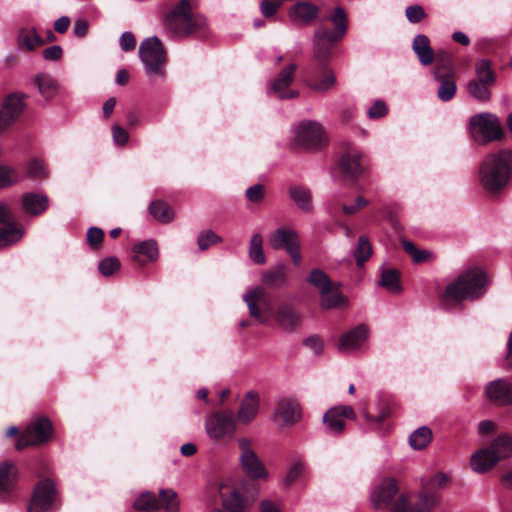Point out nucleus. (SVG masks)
<instances>
[{
	"label": "nucleus",
	"instance_id": "nucleus-1",
	"mask_svg": "<svg viewBox=\"0 0 512 512\" xmlns=\"http://www.w3.org/2000/svg\"><path fill=\"white\" fill-rule=\"evenodd\" d=\"M242 300L247 306L251 318L259 324H268L273 319L276 325L285 332H294L301 325L302 315L292 304L282 303L275 310L271 298L262 286L247 289Z\"/></svg>",
	"mask_w": 512,
	"mask_h": 512
},
{
	"label": "nucleus",
	"instance_id": "nucleus-2",
	"mask_svg": "<svg viewBox=\"0 0 512 512\" xmlns=\"http://www.w3.org/2000/svg\"><path fill=\"white\" fill-rule=\"evenodd\" d=\"M512 174V152L503 149L488 154L479 166V182L489 192H498L504 189L510 181Z\"/></svg>",
	"mask_w": 512,
	"mask_h": 512
},
{
	"label": "nucleus",
	"instance_id": "nucleus-3",
	"mask_svg": "<svg viewBox=\"0 0 512 512\" xmlns=\"http://www.w3.org/2000/svg\"><path fill=\"white\" fill-rule=\"evenodd\" d=\"M488 284V278L484 271L478 268L469 269L447 285L443 298L446 302L476 300L484 295Z\"/></svg>",
	"mask_w": 512,
	"mask_h": 512
},
{
	"label": "nucleus",
	"instance_id": "nucleus-4",
	"mask_svg": "<svg viewBox=\"0 0 512 512\" xmlns=\"http://www.w3.org/2000/svg\"><path fill=\"white\" fill-rule=\"evenodd\" d=\"M196 0H181L165 17L167 28L176 35H188L205 25L196 12Z\"/></svg>",
	"mask_w": 512,
	"mask_h": 512
},
{
	"label": "nucleus",
	"instance_id": "nucleus-5",
	"mask_svg": "<svg viewBox=\"0 0 512 512\" xmlns=\"http://www.w3.org/2000/svg\"><path fill=\"white\" fill-rule=\"evenodd\" d=\"M138 53L149 79L165 78L166 53L161 41L156 36L143 40L139 46Z\"/></svg>",
	"mask_w": 512,
	"mask_h": 512
},
{
	"label": "nucleus",
	"instance_id": "nucleus-6",
	"mask_svg": "<svg viewBox=\"0 0 512 512\" xmlns=\"http://www.w3.org/2000/svg\"><path fill=\"white\" fill-rule=\"evenodd\" d=\"M307 282L318 290L322 308L333 309L347 304V298L339 292V284L332 282L324 271L313 269L307 277Z\"/></svg>",
	"mask_w": 512,
	"mask_h": 512
},
{
	"label": "nucleus",
	"instance_id": "nucleus-7",
	"mask_svg": "<svg viewBox=\"0 0 512 512\" xmlns=\"http://www.w3.org/2000/svg\"><path fill=\"white\" fill-rule=\"evenodd\" d=\"M470 132L479 144H486L502 138L503 131L496 115L483 112L470 118Z\"/></svg>",
	"mask_w": 512,
	"mask_h": 512
},
{
	"label": "nucleus",
	"instance_id": "nucleus-8",
	"mask_svg": "<svg viewBox=\"0 0 512 512\" xmlns=\"http://www.w3.org/2000/svg\"><path fill=\"white\" fill-rule=\"evenodd\" d=\"M236 427V420L228 411L211 413L205 420V432L214 442L230 441L235 435Z\"/></svg>",
	"mask_w": 512,
	"mask_h": 512
},
{
	"label": "nucleus",
	"instance_id": "nucleus-9",
	"mask_svg": "<svg viewBox=\"0 0 512 512\" xmlns=\"http://www.w3.org/2000/svg\"><path fill=\"white\" fill-rule=\"evenodd\" d=\"M302 406L294 396H280L276 399L272 421L280 428L292 427L302 419Z\"/></svg>",
	"mask_w": 512,
	"mask_h": 512
},
{
	"label": "nucleus",
	"instance_id": "nucleus-10",
	"mask_svg": "<svg viewBox=\"0 0 512 512\" xmlns=\"http://www.w3.org/2000/svg\"><path fill=\"white\" fill-rule=\"evenodd\" d=\"M53 435L52 423L47 418H39L28 425L16 441V449L39 445L49 441Z\"/></svg>",
	"mask_w": 512,
	"mask_h": 512
},
{
	"label": "nucleus",
	"instance_id": "nucleus-11",
	"mask_svg": "<svg viewBox=\"0 0 512 512\" xmlns=\"http://www.w3.org/2000/svg\"><path fill=\"white\" fill-rule=\"evenodd\" d=\"M295 142L306 149H317L325 141V132L320 123L305 120L300 122L294 130Z\"/></svg>",
	"mask_w": 512,
	"mask_h": 512
},
{
	"label": "nucleus",
	"instance_id": "nucleus-12",
	"mask_svg": "<svg viewBox=\"0 0 512 512\" xmlns=\"http://www.w3.org/2000/svg\"><path fill=\"white\" fill-rule=\"evenodd\" d=\"M57 492L50 479L40 481L34 489L27 512H51L56 508Z\"/></svg>",
	"mask_w": 512,
	"mask_h": 512
},
{
	"label": "nucleus",
	"instance_id": "nucleus-13",
	"mask_svg": "<svg viewBox=\"0 0 512 512\" xmlns=\"http://www.w3.org/2000/svg\"><path fill=\"white\" fill-rule=\"evenodd\" d=\"M355 419V412L351 406L339 405L331 407L323 415L325 431L331 435H339L345 430L346 420Z\"/></svg>",
	"mask_w": 512,
	"mask_h": 512
},
{
	"label": "nucleus",
	"instance_id": "nucleus-14",
	"mask_svg": "<svg viewBox=\"0 0 512 512\" xmlns=\"http://www.w3.org/2000/svg\"><path fill=\"white\" fill-rule=\"evenodd\" d=\"M339 166L343 174L357 178L367 170L368 159L360 149L350 146L342 153Z\"/></svg>",
	"mask_w": 512,
	"mask_h": 512
},
{
	"label": "nucleus",
	"instance_id": "nucleus-15",
	"mask_svg": "<svg viewBox=\"0 0 512 512\" xmlns=\"http://www.w3.org/2000/svg\"><path fill=\"white\" fill-rule=\"evenodd\" d=\"M241 449V464L245 473L253 479H266L267 471L254 451L250 449V441L241 438L238 441Z\"/></svg>",
	"mask_w": 512,
	"mask_h": 512
},
{
	"label": "nucleus",
	"instance_id": "nucleus-16",
	"mask_svg": "<svg viewBox=\"0 0 512 512\" xmlns=\"http://www.w3.org/2000/svg\"><path fill=\"white\" fill-rule=\"evenodd\" d=\"M306 83L310 89L318 93H327L337 86L333 70L324 66V64L319 65L316 69L307 71Z\"/></svg>",
	"mask_w": 512,
	"mask_h": 512
},
{
	"label": "nucleus",
	"instance_id": "nucleus-17",
	"mask_svg": "<svg viewBox=\"0 0 512 512\" xmlns=\"http://www.w3.org/2000/svg\"><path fill=\"white\" fill-rule=\"evenodd\" d=\"M24 94L9 95L0 110V133L10 127L21 115L25 108Z\"/></svg>",
	"mask_w": 512,
	"mask_h": 512
},
{
	"label": "nucleus",
	"instance_id": "nucleus-18",
	"mask_svg": "<svg viewBox=\"0 0 512 512\" xmlns=\"http://www.w3.org/2000/svg\"><path fill=\"white\" fill-rule=\"evenodd\" d=\"M339 40H332L329 30L320 26L313 35V60L318 65H323L332 55V47Z\"/></svg>",
	"mask_w": 512,
	"mask_h": 512
},
{
	"label": "nucleus",
	"instance_id": "nucleus-19",
	"mask_svg": "<svg viewBox=\"0 0 512 512\" xmlns=\"http://www.w3.org/2000/svg\"><path fill=\"white\" fill-rule=\"evenodd\" d=\"M398 492V486L393 478L383 479L371 492L370 498L376 509H386Z\"/></svg>",
	"mask_w": 512,
	"mask_h": 512
},
{
	"label": "nucleus",
	"instance_id": "nucleus-20",
	"mask_svg": "<svg viewBox=\"0 0 512 512\" xmlns=\"http://www.w3.org/2000/svg\"><path fill=\"white\" fill-rule=\"evenodd\" d=\"M296 65L290 64L282 69L271 84V92L280 99H290L298 96L296 90H288L295 78Z\"/></svg>",
	"mask_w": 512,
	"mask_h": 512
},
{
	"label": "nucleus",
	"instance_id": "nucleus-21",
	"mask_svg": "<svg viewBox=\"0 0 512 512\" xmlns=\"http://www.w3.org/2000/svg\"><path fill=\"white\" fill-rule=\"evenodd\" d=\"M369 337V328L365 324H359L344 333L338 341L337 347L341 352L358 350Z\"/></svg>",
	"mask_w": 512,
	"mask_h": 512
},
{
	"label": "nucleus",
	"instance_id": "nucleus-22",
	"mask_svg": "<svg viewBox=\"0 0 512 512\" xmlns=\"http://www.w3.org/2000/svg\"><path fill=\"white\" fill-rule=\"evenodd\" d=\"M488 399L498 406L512 405V383L505 379H496L486 385Z\"/></svg>",
	"mask_w": 512,
	"mask_h": 512
},
{
	"label": "nucleus",
	"instance_id": "nucleus-23",
	"mask_svg": "<svg viewBox=\"0 0 512 512\" xmlns=\"http://www.w3.org/2000/svg\"><path fill=\"white\" fill-rule=\"evenodd\" d=\"M318 14L319 8L310 2H298L288 11L290 20L301 26L312 23L318 17Z\"/></svg>",
	"mask_w": 512,
	"mask_h": 512
},
{
	"label": "nucleus",
	"instance_id": "nucleus-24",
	"mask_svg": "<svg viewBox=\"0 0 512 512\" xmlns=\"http://www.w3.org/2000/svg\"><path fill=\"white\" fill-rule=\"evenodd\" d=\"M259 406V395L254 391L247 392L237 411V420L242 424H249L256 418Z\"/></svg>",
	"mask_w": 512,
	"mask_h": 512
},
{
	"label": "nucleus",
	"instance_id": "nucleus-25",
	"mask_svg": "<svg viewBox=\"0 0 512 512\" xmlns=\"http://www.w3.org/2000/svg\"><path fill=\"white\" fill-rule=\"evenodd\" d=\"M221 504L225 512H244L245 503L240 492L226 484L219 489Z\"/></svg>",
	"mask_w": 512,
	"mask_h": 512
},
{
	"label": "nucleus",
	"instance_id": "nucleus-26",
	"mask_svg": "<svg viewBox=\"0 0 512 512\" xmlns=\"http://www.w3.org/2000/svg\"><path fill=\"white\" fill-rule=\"evenodd\" d=\"M268 243L273 249L285 248L287 251L299 243L298 234L292 228L280 227L269 235Z\"/></svg>",
	"mask_w": 512,
	"mask_h": 512
},
{
	"label": "nucleus",
	"instance_id": "nucleus-27",
	"mask_svg": "<svg viewBox=\"0 0 512 512\" xmlns=\"http://www.w3.org/2000/svg\"><path fill=\"white\" fill-rule=\"evenodd\" d=\"M324 21H330L334 30H329L332 40H341L348 30V18L343 8L336 7L332 13L323 18Z\"/></svg>",
	"mask_w": 512,
	"mask_h": 512
},
{
	"label": "nucleus",
	"instance_id": "nucleus-28",
	"mask_svg": "<svg viewBox=\"0 0 512 512\" xmlns=\"http://www.w3.org/2000/svg\"><path fill=\"white\" fill-rule=\"evenodd\" d=\"M499 460L490 447L483 448L475 452L471 457V467L473 471L485 473L493 468Z\"/></svg>",
	"mask_w": 512,
	"mask_h": 512
},
{
	"label": "nucleus",
	"instance_id": "nucleus-29",
	"mask_svg": "<svg viewBox=\"0 0 512 512\" xmlns=\"http://www.w3.org/2000/svg\"><path fill=\"white\" fill-rule=\"evenodd\" d=\"M412 49L422 65L428 66L434 61L435 54L426 35H417L412 42Z\"/></svg>",
	"mask_w": 512,
	"mask_h": 512
},
{
	"label": "nucleus",
	"instance_id": "nucleus-30",
	"mask_svg": "<svg viewBox=\"0 0 512 512\" xmlns=\"http://www.w3.org/2000/svg\"><path fill=\"white\" fill-rule=\"evenodd\" d=\"M17 44L19 48H24L28 51H33L37 47L42 46L44 44V40L38 34L35 28L22 27L18 31Z\"/></svg>",
	"mask_w": 512,
	"mask_h": 512
},
{
	"label": "nucleus",
	"instance_id": "nucleus-31",
	"mask_svg": "<svg viewBox=\"0 0 512 512\" xmlns=\"http://www.w3.org/2000/svg\"><path fill=\"white\" fill-rule=\"evenodd\" d=\"M17 472L15 467L8 462L0 464V495H8L15 489Z\"/></svg>",
	"mask_w": 512,
	"mask_h": 512
},
{
	"label": "nucleus",
	"instance_id": "nucleus-32",
	"mask_svg": "<svg viewBox=\"0 0 512 512\" xmlns=\"http://www.w3.org/2000/svg\"><path fill=\"white\" fill-rule=\"evenodd\" d=\"M24 209L31 215H39L48 207V198L44 194L26 193L22 197Z\"/></svg>",
	"mask_w": 512,
	"mask_h": 512
},
{
	"label": "nucleus",
	"instance_id": "nucleus-33",
	"mask_svg": "<svg viewBox=\"0 0 512 512\" xmlns=\"http://www.w3.org/2000/svg\"><path fill=\"white\" fill-rule=\"evenodd\" d=\"M38 92L46 100L52 99L58 91V83L53 76L46 73L37 74L34 77Z\"/></svg>",
	"mask_w": 512,
	"mask_h": 512
},
{
	"label": "nucleus",
	"instance_id": "nucleus-34",
	"mask_svg": "<svg viewBox=\"0 0 512 512\" xmlns=\"http://www.w3.org/2000/svg\"><path fill=\"white\" fill-rule=\"evenodd\" d=\"M288 194L299 209L304 212H310L312 210V196L308 188L303 186H292L289 188Z\"/></svg>",
	"mask_w": 512,
	"mask_h": 512
},
{
	"label": "nucleus",
	"instance_id": "nucleus-35",
	"mask_svg": "<svg viewBox=\"0 0 512 512\" xmlns=\"http://www.w3.org/2000/svg\"><path fill=\"white\" fill-rule=\"evenodd\" d=\"M499 461L512 456V436L501 434L489 446Z\"/></svg>",
	"mask_w": 512,
	"mask_h": 512
},
{
	"label": "nucleus",
	"instance_id": "nucleus-36",
	"mask_svg": "<svg viewBox=\"0 0 512 512\" xmlns=\"http://www.w3.org/2000/svg\"><path fill=\"white\" fill-rule=\"evenodd\" d=\"M287 280L286 268L283 264L262 273L261 281L268 287L276 288L284 285Z\"/></svg>",
	"mask_w": 512,
	"mask_h": 512
},
{
	"label": "nucleus",
	"instance_id": "nucleus-37",
	"mask_svg": "<svg viewBox=\"0 0 512 512\" xmlns=\"http://www.w3.org/2000/svg\"><path fill=\"white\" fill-rule=\"evenodd\" d=\"M440 501V496L435 491L423 486V491L419 495V501L413 505L415 512H430Z\"/></svg>",
	"mask_w": 512,
	"mask_h": 512
},
{
	"label": "nucleus",
	"instance_id": "nucleus-38",
	"mask_svg": "<svg viewBox=\"0 0 512 512\" xmlns=\"http://www.w3.org/2000/svg\"><path fill=\"white\" fill-rule=\"evenodd\" d=\"M151 215L159 222L168 223L174 218L172 207L164 201H153L149 205Z\"/></svg>",
	"mask_w": 512,
	"mask_h": 512
},
{
	"label": "nucleus",
	"instance_id": "nucleus-39",
	"mask_svg": "<svg viewBox=\"0 0 512 512\" xmlns=\"http://www.w3.org/2000/svg\"><path fill=\"white\" fill-rule=\"evenodd\" d=\"M432 441V431L427 426L416 429L409 436V444L415 450L426 448Z\"/></svg>",
	"mask_w": 512,
	"mask_h": 512
},
{
	"label": "nucleus",
	"instance_id": "nucleus-40",
	"mask_svg": "<svg viewBox=\"0 0 512 512\" xmlns=\"http://www.w3.org/2000/svg\"><path fill=\"white\" fill-rule=\"evenodd\" d=\"M159 505L165 512H179L180 502L177 493L173 489H161L159 491Z\"/></svg>",
	"mask_w": 512,
	"mask_h": 512
},
{
	"label": "nucleus",
	"instance_id": "nucleus-41",
	"mask_svg": "<svg viewBox=\"0 0 512 512\" xmlns=\"http://www.w3.org/2000/svg\"><path fill=\"white\" fill-rule=\"evenodd\" d=\"M133 252L138 255L145 256L147 261L154 262L158 259L159 250L155 240L149 239L137 243L133 247Z\"/></svg>",
	"mask_w": 512,
	"mask_h": 512
},
{
	"label": "nucleus",
	"instance_id": "nucleus-42",
	"mask_svg": "<svg viewBox=\"0 0 512 512\" xmlns=\"http://www.w3.org/2000/svg\"><path fill=\"white\" fill-rule=\"evenodd\" d=\"M133 508L138 511H153L160 509L159 500L156 495L150 491L141 493L135 502Z\"/></svg>",
	"mask_w": 512,
	"mask_h": 512
},
{
	"label": "nucleus",
	"instance_id": "nucleus-43",
	"mask_svg": "<svg viewBox=\"0 0 512 512\" xmlns=\"http://www.w3.org/2000/svg\"><path fill=\"white\" fill-rule=\"evenodd\" d=\"M23 237V230L15 224L0 228V248L12 245Z\"/></svg>",
	"mask_w": 512,
	"mask_h": 512
},
{
	"label": "nucleus",
	"instance_id": "nucleus-44",
	"mask_svg": "<svg viewBox=\"0 0 512 512\" xmlns=\"http://www.w3.org/2000/svg\"><path fill=\"white\" fill-rule=\"evenodd\" d=\"M434 78L437 81H440V86L437 93L438 98L443 102L451 100L454 97L457 89L455 82L448 78H442L438 71L434 72Z\"/></svg>",
	"mask_w": 512,
	"mask_h": 512
},
{
	"label": "nucleus",
	"instance_id": "nucleus-45",
	"mask_svg": "<svg viewBox=\"0 0 512 512\" xmlns=\"http://www.w3.org/2000/svg\"><path fill=\"white\" fill-rule=\"evenodd\" d=\"M492 84H486L477 80H471L467 84V91L471 97L480 102H488L491 97L489 86Z\"/></svg>",
	"mask_w": 512,
	"mask_h": 512
},
{
	"label": "nucleus",
	"instance_id": "nucleus-46",
	"mask_svg": "<svg viewBox=\"0 0 512 512\" xmlns=\"http://www.w3.org/2000/svg\"><path fill=\"white\" fill-rule=\"evenodd\" d=\"M263 238L259 233H255L250 239L249 245V257L250 259L258 264L263 265L266 263V257L262 248Z\"/></svg>",
	"mask_w": 512,
	"mask_h": 512
},
{
	"label": "nucleus",
	"instance_id": "nucleus-47",
	"mask_svg": "<svg viewBox=\"0 0 512 512\" xmlns=\"http://www.w3.org/2000/svg\"><path fill=\"white\" fill-rule=\"evenodd\" d=\"M402 246L405 252L409 254L415 263L428 262L433 258L431 251L426 249H419L410 241H402Z\"/></svg>",
	"mask_w": 512,
	"mask_h": 512
},
{
	"label": "nucleus",
	"instance_id": "nucleus-48",
	"mask_svg": "<svg viewBox=\"0 0 512 512\" xmlns=\"http://www.w3.org/2000/svg\"><path fill=\"white\" fill-rule=\"evenodd\" d=\"M379 285L386 288L392 293H398L401 290L399 283V274L394 269H386L381 273V279Z\"/></svg>",
	"mask_w": 512,
	"mask_h": 512
},
{
	"label": "nucleus",
	"instance_id": "nucleus-49",
	"mask_svg": "<svg viewBox=\"0 0 512 512\" xmlns=\"http://www.w3.org/2000/svg\"><path fill=\"white\" fill-rule=\"evenodd\" d=\"M372 255V246L367 236H360L357 247L354 250V257L357 265L362 266Z\"/></svg>",
	"mask_w": 512,
	"mask_h": 512
},
{
	"label": "nucleus",
	"instance_id": "nucleus-50",
	"mask_svg": "<svg viewBox=\"0 0 512 512\" xmlns=\"http://www.w3.org/2000/svg\"><path fill=\"white\" fill-rule=\"evenodd\" d=\"M475 72L477 76V81L486 83V84H494L495 83V74L491 69V64L488 60L481 59L476 62Z\"/></svg>",
	"mask_w": 512,
	"mask_h": 512
},
{
	"label": "nucleus",
	"instance_id": "nucleus-51",
	"mask_svg": "<svg viewBox=\"0 0 512 512\" xmlns=\"http://www.w3.org/2000/svg\"><path fill=\"white\" fill-rule=\"evenodd\" d=\"M19 173L11 166L0 165V189L16 184L19 181Z\"/></svg>",
	"mask_w": 512,
	"mask_h": 512
},
{
	"label": "nucleus",
	"instance_id": "nucleus-52",
	"mask_svg": "<svg viewBox=\"0 0 512 512\" xmlns=\"http://www.w3.org/2000/svg\"><path fill=\"white\" fill-rule=\"evenodd\" d=\"M306 470V463L302 460L292 462L288 468L284 482L286 485H292L302 477Z\"/></svg>",
	"mask_w": 512,
	"mask_h": 512
},
{
	"label": "nucleus",
	"instance_id": "nucleus-53",
	"mask_svg": "<svg viewBox=\"0 0 512 512\" xmlns=\"http://www.w3.org/2000/svg\"><path fill=\"white\" fill-rule=\"evenodd\" d=\"M218 242H221V238L211 230L201 232L197 239L199 249L202 251L208 249L211 245Z\"/></svg>",
	"mask_w": 512,
	"mask_h": 512
},
{
	"label": "nucleus",
	"instance_id": "nucleus-54",
	"mask_svg": "<svg viewBox=\"0 0 512 512\" xmlns=\"http://www.w3.org/2000/svg\"><path fill=\"white\" fill-rule=\"evenodd\" d=\"M120 268V262L115 257H108L99 263V271L104 276H111Z\"/></svg>",
	"mask_w": 512,
	"mask_h": 512
},
{
	"label": "nucleus",
	"instance_id": "nucleus-55",
	"mask_svg": "<svg viewBox=\"0 0 512 512\" xmlns=\"http://www.w3.org/2000/svg\"><path fill=\"white\" fill-rule=\"evenodd\" d=\"M27 173L34 178H42L47 175V170L41 160L33 159L27 165Z\"/></svg>",
	"mask_w": 512,
	"mask_h": 512
},
{
	"label": "nucleus",
	"instance_id": "nucleus-56",
	"mask_svg": "<svg viewBox=\"0 0 512 512\" xmlns=\"http://www.w3.org/2000/svg\"><path fill=\"white\" fill-rule=\"evenodd\" d=\"M448 483V477L444 473H437L434 475L429 481H427L423 486L427 489L435 491L436 489H442Z\"/></svg>",
	"mask_w": 512,
	"mask_h": 512
},
{
	"label": "nucleus",
	"instance_id": "nucleus-57",
	"mask_svg": "<svg viewBox=\"0 0 512 512\" xmlns=\"http://www.w3.org/2000/svg\"><path fill=\"white\" fill-rule=\"evenodd\" d=\"M112 139L115 145L124 146L129 140V133L126 129L118 126H112Z\"/></svg>",
	"mask_w": 512,
	"mask_h": 512
},
{
	"label": "nucleus",
	"instance_id": "nucleus-58",
	"mask_svg": "<svg viewBox=\"0 0 512 512\" xmlns=\"http://www.w3.org/2000/svg\"><path fill=\"white\" fill-rule=\"evenodd\" d=\"M388 112L387 105L382 100H377L374 104L368 109V116L371 119L384 117Z\"/></svg>",
	"mask_w": 512,
	"mask_h": 512
},
{
	"label": "nucleus",
	"instance_id": "nucleus-59",
	"mask_svg": "<svg viewBox=\"0 0 512 512\" xmlns=\"http://www.w3.org/2000/svg\"><path fill=\"white\" fill-rule=\"evenodd\" d=\"M406 17L412 23H417L425 17L424 9L419 5H412L406 8Z\"/></svg>",
	"mask_w": 512,
	"mask_h": 512
},
{
	"label": "nucleus",
	"instance_id": "nucleus-60",
	"mask_svg": "<svg viewBox=\"0 0 512 512\" xmlns=\"http://www.w3.org/2000/svg\"><path fill=\"white\" fill-rule=\"evenodd\" d=\"M304 345L314 354L319 355L323 351V342L317 335H311L304 340Z\"/></svg>",
	"mask_w": 512,
	"mask_h": 512
},
{
	"label": "nucleus",
	"instance_id": "nucleus-61",
	"mask_svg": "<svg viewBox=\"0 0 512 512\" xmlns=\"http://www.w3.org/2000/svg\"><path fill=\"white\" fill-rule=\"evenodd\" d=\"M391 512H415L413 504L410 503L408 497L401 495L392 507Z\"/></svg>",
	"mask_w": 512,
	"mask_h": 512
},
{
	"label": "nucleus",
	"instance_id": "nucleus-62",
	"mask_svg": "<svg viewBox=\"0 0 512 512\" xmlns=\"http://www.w3.org/2000/svg\"><path fill=\"white\" fill-rule=\"evenodd\" d=\"M119 44L123 51L134 50L136 47V40L134 35L129 31L124 32L120 37Z\"/></svg>",
	"mask_w": 512,
	"mask_h": 512
},
{
	"label": "nucleus",
	"instance_id": "nucleus-63",
	"mask_svg": "<svg viewBox=\"0 0 512 512\" xmlns=\"http://www.w3.org/2000/svg\"><path fill=\"white\" fill-rule=\"evenodd\" d=\"M264 196L263 186L253 185L246 190V197L251 202H259Z\"/></svg>",
	"mask_w": 512,
	"mask_h": 512
},
{
	"label": "nucleus",
	"instance_id": "nucleus-64",
	"mask_svg": "<svg viewBox=\"0 0 512 512\" xmlns=\"http://www.w3.org/2000/svg\"><path fill=\"white\" fill-rule=\"evenodd\" d=\"M104 237V233L100 228L91 227L87 232V241L92 246H98Z\"/></svg>",
	"mask_w": 512,
	"mask_h": 512
}]
</instances>
